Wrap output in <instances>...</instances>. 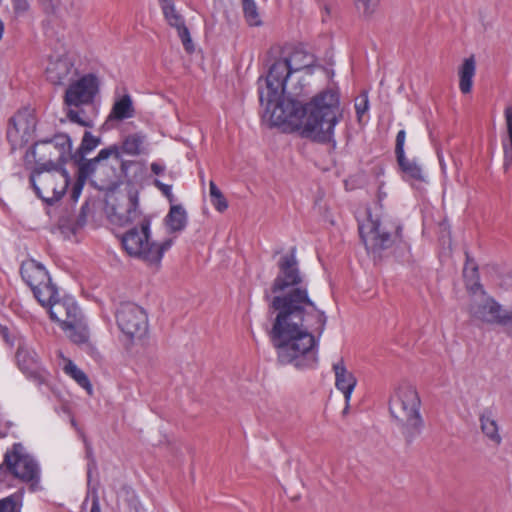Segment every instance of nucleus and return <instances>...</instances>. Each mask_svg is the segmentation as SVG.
Masks as SVG:
<instances>
[{
	"mask_svg": "<svg viewBox=\"0 0 512 512\" xmlns=\"http://www.w3.org/2000/svg\"><path fill=\"white\" fill-rule=\"evenodd\" d=\"M39 3L47 13H55L59 6V0H39Z\"/></svg>",
	"mask_w": 512,
	"mask_h": 512,
	"instance_id": "c03bdc74",
	"label": "nucleus"
},
{
	"mask_svg": "<svg viewBox=\"0 0 512 512\" xmlns=\"http://www.w3.org/2000/svg\"><path fill=\"white\" fill-rule=\"evenodd\" d=\"M110 157H115L116 159H121V151L119 146L112 145L107 148L101 149L98 155L91 161L92 163H97L102 160H106Z\"/></svg>",
	"mask_w": 512,
	"mask_h": 512,
	"instance_id": "c9c22d12",
	"label": "nucleus"
},
{
	"mask_svg": "<svg viewBox=\"0 0 512 512\" xmlns=\"http://www.w3.org/2000/svg\"><path fill=\"white\" fill-rule=\"evenodd\" d=\"M420 406L418 391L411 384L399 385L390 396L389 412L408 441L415 439L422 431Z\"/></svg>",
	"mask_w": 512,
	"mask_h": 512,
	"instance_id": "7ed1b4c3",
	"label": "nucleus"
},
{
	"mask_svg": "<svg viewBox=\"0 0 512 512\" xmlns=\"http://www.w3.org/2000/svg\"><path fill=\"white\" fill-rule=\"evenodd\" d=\"M154 185L163 193V195L167 197L170 203L174 201V195L172 193L171 185L164 184L158 179L154 181Z\"/></svg>",
	"mask_w": 512,
	"mask_h": 512,
	"instance_id": "79ce46f5",
	"label": "nucleus"
},
{
	"mask_svg": "<svg viewBox=\"0 0 512 512\" xmlns=\"http://www.w3.org/2000/svg\"><path fill=\"white\" fill-rule=\"evenodd\" d=\"M100 144V139L92 135L90 132L86 131L84 133L80 149L86 154L94 150Z\"/></svg>",
	"mask_w": 512,
	"mask_h": 512,
	"instance_id": "e433bc0d",
	"label": "nucleus"
},
{
	"mask_svg": "<svg viewBox=\"0 0 512 512\" xmlns=\"http://www.w3.org/2000/svg\"><path fill=\"white\" fill-rule=\"evenodd\" d=\"M476 74V59L474 55L465 58L458 68L459 89L463 94L471 92L473 78Z\"/></svg>",
	"mask_w": 512,
	"mask_h": 512,
	"instance_id": "4be33fe9",
	"label": "nucleus"
},
{
	"mask_svg": "<svg viewBox=\"0 0 512 512\" xmlns=\"http://www.w3.org/2000/svg\"><path fill=\"white\" fill-rule=\"evenodd\" d=\"M117 221L121 226L141 227L144 221L151 220L140 211L136 202H130L125 211L118 214Z\"/></svg>",
	"mask_w": 512,
	"mask_h": 512,
	"instance_id": "393cba45",
	"label": "nucleus"
},
{
	"mask_svg": "<svg viewBox=\"0 0 512 512\" xmlns=\"http://www.w3.org/2000/svg\"><path fill=\"white\" fill-rule=\"evenodd\" d=\"M165 223L171 232L182 231L187 225V213L184 207L172 204L165 217Z\"/></svg>",
	"mask_w": 512,
	"mask_h": 512,
	"instance_id": "a878e982",
	"label": "nucleus"
},
{
	"mask_svg": "<svg viewBox=\"0 0 512 512\" xmlns=\"http://www.w3.org/2000/svg\"><path fill=\"white\" fill-rule=\"evenodd\" d=\"M116 322L127 340L133 341L145 335L148 320L145 311L134 303H122L116 311Z\"/></svg>",
	"mask_w": 512,
	"mask_h": 512,
	"instance_id": "1a4fd4ad",
	"label": "nucleus"
},
{
	"mask_svg": "<svg viewBox=\"0 0 512 512\" xmlns=\"http://www.w3.org/2000/svg\"><path fill=\"white\" fill-rule=\"evenodd\" d=\"M397 161L401 168L403 179L413 187L419 188L421 184L426 182L424 170L416 160L403 156V158H397Z\"/></svg>",
	"mask_w": 512,
	"mask_h": 512,
	"instance_id": "aec40b11",
	"label": "nucleus"
},
{
	"mask_svg": "<svg viewBox=\"0 0 512 512\" xmlns=\"http://www.w3.org/2000/svg\"><path fill=\"white\" fill-rule=\"evenodd\" d=\"M99 90V80L94 74H85L72 80L64 96L68 107H80L93 101Z\"/></svg>",
	"mask_w": 512,
	"mask_h": 512,
	"instance_id": "9b49d317",
	"label": "nucleus"
},
{
	"mask_svg": "<svg viewBox=\"0 0 512 512\" xmlns=\"http://www.w3.org/2000/svg\"><path fill=\"white\" fill-rule=\"evenodd\" d=\"M58 365L62 371L73 379L89 395L93 392L92 384L83 370H81L72 360L65 357L61 350L57 351Z\"/></svg>",
	"mask_w": 512,
	"mask_h": 512,
	"instance_id": "a211bd4d",
	"label": "nucleus"
},
{
	"mask_svg": "<svg viewBox=\"0 0 512 512\" xmlns=\"http://www.w3.org/2000/svg\"><path fill=\"white\" fill-rule=\"evenodd\" d=\"M405 140H406V132L404 130H400L396 136L395 153H396L397 158H399V157L403 158V156H405V152H404Z\"/></svg>",
	"mask_w": 512,
	"mask_h": 512,
	"instance_id": "58836bf2",
	"label": "nucleus"
},
{
	"mask_svg": "<svg viewBox=\"0 0 512 512\" xmlns=\"http://www.w3.org/2000/svg\"><path fill=\"white\" fill-rule=\"evenodd\" d=\"M72 143L66 134H57L51 139L41 140L26 152L25 163L33 169H59L71 158Z\"/></svg>",
	"mask_w": 512,
	"mask_h": 512,
	"instance_id": "39448f33",
	"label": "nucleus"
},
{
	"mask_svg": "<svg viewBox=\"0 0 512 512\" xmlns=\"http://www.w3.org/2000/svg\"><path fill=\"white\" fill-rule=\"evenodd\" d=\"M344 402H345V405L343 408V414L345 415L349 412L351 401H347V399H344Z\"/></svg>",
	"mask_w": 512,
	"mask_h": 512,
	"instance_id": "de8ad7c7",
	"label": "nucleus"
},
{
	"mask_svg": "<svg viewBox=\"0 0 512 512\" xmlns=\"http://www.w3.org/2000/svg\"><path fill=\"white\" fill-rule=\"evenodd\" d=\"M14 473L12 472V468L10 465L6 463V454L4 455V461L0 464V486L2 487H12L14 480Z\"/></svg>",
	"mask_w": 512,
	"mask_h": 512,
	"instance_id": "72a5a7b5",
	"label": "nucleus"
},
{
	"mask_svg": "<svg viewBox=\"0 0 512 512\" xmlns=\"http://www.w3.org/2000/svg\"><path fill=\"white\" fill-rule=\"evenodd\" d=\"M45 72L47 80L54 85L70 83L78 76L73 56L66 49L49 56Z\"/></svg>",
	"mask_w": 512,
	"mask_h": 512,
	"instance_id": "f8f14e48",
	"label": "nucleus"
},
{
	"mask_svg": "<svg viewBox=\"0 0 512 512\" xmlns=\"http://www.w3.org/2000/svg\"><path fill=\"white\" fill-rule=\"evenodd\" d=\"M467 289L472 294L469 313L475 320L499 324L505 308L489 296L478 282L477 269L466 265L463 271Z\"/></svg>",
	"mask_w": 512,
	"mask_h": 512,
	"instance_id": "423d86ee",
	"label": "nucleus"
},
{
	"mask_svg": "<svg viewBox=\"0 0 512 512\" xmlns=\"http://www.w3.org/2000/svg\"><path fill=\"white\" fill-rule=\"evenodd\" d=\"M16 360L19 369L37 385L46 384L49 373L42 366L35 350L25 341L19 343Z\"/></svg>",
	"mask_w": 512,
	"mask_h": 512,
	"instance_id": "ddd939ff",
	"label": "nucleus"
},
{
	"mask_svg": "<svg viewBox=\"0 0 512 512\" xmlns=\"http://www.w3.org/2000/svg\"><path fill=\"white\" fill-rule=\"evenodd\" d=\"M135 115V108L130 94H116L112 109L109 113V120L123 121Z\"/></svg>",
	"mask_w": 512,
	"mask_h": 512,
	"instance_id": "412c9836",
	"label": "nucleus"
},
{
	"mask_svg": "<svg viewBox=\"0 0 512 512\" xmlns=\"http://www.w3.org/2000/svg\"><path fill=\"white\" fill-rule=\"evenodd\" d=\"M63 331L66 333L67 337L77 345L88 342L89 332L84 322L83 315H80L72 322H67V325L63 326Z\"/></svg>",
	"mask_w": 512,
	"mask_h": 512,
	"instance_id": "5701e85b",
	"label": "nucleus"
},
{
	"mask_svg": "<svg viewBox=\"0 0 512 512\" xmlns=\"http://www.w3.org/2000/svg\"><path fill=\"white\" fill-rule=\"evenodd\" d=\"M359 233L368 251L378 252L392 243L390 234L381 229L378 218H373L370 213L364 221L359 222Z\"/></svg>",
	"mask_w": 512,
	"mask_h": 512,
	"instance_id": "4468645a",
	"label": "nucleus"
},
{
	"mask_svg": "<svg viewBox=\"0 0 512 512\" xmlns=\"http://www.w3.org/2000/svg\"><path fill=\"white\" fill-rule=\"evenodd\" d=\"M119 148L121 151V156L123 154L130 156H138L140 154L146 153V136L139 132L130 134L127 137H125Z\"/></svg>",
	"mask_w": 512,
	"mask_h": 512,
	"instance_id": "b1692460",
	"label": "nucleus"
},
{
	"mask_svg": "<svg viewBox=\"0 0 512 512\" xmlns=\"http://www.w3.org/2000/svg\"><path fill=\"white\" fill-rule=\"evenodd\" d=\"M86 182V175L82 172L79 173L77 179L72 184L71 187V199L73 201H77L82 193L83 187Z\"/></svg>",
	"mask_w": 512,
	"mask_h": 512,
	"instance_id": "4c0bfd02",
	"label": "nucleus"
},
{
	"mask_svg": "<svg viewBox=\"0 0 512 512\" xmlns=\"http://www.w3.org/2000/svg\"><path fill=\"white\" fill-rule=\"evenodd\" d=\"M6 463L12 468L14 478L28 484L32 492L41 490L39 463L21 443H15L6 451Z\"/></svg>",
	"mask_w": 512,
	"mask_h": 512,
	"instance_id": "6e6552de",
	"label": "nucleus"
},
{
	"mask_svg": "<svg viewBox=\"0 0 512 512\" xmlns=\"http://www.w3.org/2000/svg\"><path fill=\"white\" fill-rule=\"evenodd\" d=\"M4 29H5V25H4L3 21H2V20H0V40H1V39H2V37H3Z\"/></svg>",
	"mask_w": 512,
	"mask_h": 512,
	"instance_id": "8fccbe9b",
	"label": "nucleus"
},
{
	"mask_svg": "<svg viewBox=\"0 0 512 512\" xmlns=\"http://www.w3.org/2000/svg\"><path fill=\"white\" fill-rule=\"evenodd\" d=\"M129 164H132V162L122 161L121 163V169L124 173H126L127 167Z\"/></svg>",
	"mask_w": 512,
	"mask_h": 512,
	"instance_id": "09e8293b",
	"label": "nucleus"
},
{
	"mask_svg": "<svg viewBox=\"0 0 512 512\" xmlns=\"http://www.w3.org/2000/svg\"><path fill=\"white\" fill-rule=\"evenodd\" d=\"M242 6L247 23L250 26H260L262 24V21L255 1L242 0Z\"/></svg>",
	"mask_w": 512,
	"mask_h": 512,
	"instance_id": "7c9ffc66",
	"label": "nucleus"
},
{
	"mask_svg": "<svg viewBox=\"0 0 512 512\" xmlns=\"http://www.w3.org/2000/svg\"><path fill=\"white\" fill-rule=\"evenodd\" d=\"M301 283L294 252L283 256L272 286V292L277 295L270 301V338L281 364L308 370L318 366L319 344L327 317Z\"/></svg>",
	"mask_w": 512,
	"mask_h": 512,
	"instance_id": "f03ea898",
	"label": "nucleus"
},
{
	"mask_svg": "<svg viewBox=\"0 0 512 512\" xmlns=\"http://www.w3.org/2000/svg\"><path fill=\"white\" fill-rule=\"evenodd\" d=\"M506 136L502 139L504 149L505 167L512 165V106H507L504 110Z\"/></svg>",
	"mask_w": 512,
	"mask_h": 512,
	"instance_id": "bb28decb",
	"label": "nucleus"
},
{
	"mask_svg": "<svg viewBox=\"0 0 512 512\" xmlns=\"http://www.w3.org/2000/svg\"><path fill=\"white\" fill-rule=\"evenodd\" d=\"M21 275L32 290L51 281L44 266L35 260H29L22 264Z\"/></svg>",
	"mask_w": 512,
	"mask_h": 512,
	"instance_id": "6ab92c4d",
	"label": "nucleus"
},
{
	"mask_svg": "<svg viewBox=\"0 0 512 512\" xmlns=\"http://www.w3.org/2000/svg\"><path fill=\"white\" fill-rule=\"evenodd\" d=\"M499 325L506 327L508 332L512 334V308L504 309Z\"/></svg>",
	"mask_w": 512,
	"mask_h": 512,
	"instance_id": "ea45409f",
	"label": "nucleus"
},
{
	"mask_svg": "<svg viewBox=\"0 0 512 512\" xmlns=\"http://www.w3.org/2000/svg\"><path fill=\"white\" fill-rule=\"evenodd\" d=\"M12 17L14 20H23L30 17L31 4L29 0H11Z\"/></svg>",
	"mask_w": 512,
	"mask_h": 512,
	"instance_id": "473e14b6",
	"label": "nucleus"
},
{
	"mask_svg": "<svg viewBox=\"0 0 512 512\" xmlns=\"http://www.w3.org/2000/svg\"><path fill=\"white\" fill-rule=\"evenodd\" d=\"M23 491H17L0 499V512H22Z\"/></svg>",
	"mask_w": 512,
	"mask_h": 512,
	"instance_id": "c756f323",
	"label": "nucleus"
},
{
	"mask_svg": "<svg viewBox=\"0 0 512 512\" xmlns=\"http://www.w3.org/2000/svg\"><path fill=\"white\" fill-rule=\"evenodd\" d=\"M124 250L131 257L143 260L149 265L158 266L164 253L173 244L172 239L162 242L151 240V221H144L141 227H131L121 238Z\"/></svg>",
	"mask_w": 512,
	"mask_h": 512,
	"instance_id": "20e7f679",
	"label": "nucleus"
},
{
	"mask_svg": "<svg viewBox=\"0 0 512 512\" xmlns=\"http://www.w3.org/2000/svg\"><path fill=\"white\" fill-rule=\"evenodd\" d=\"M313 64L314 56L301 50L273 63L267 76L258 80L263 117L312 141L335 143V129L343 119L339 90L325 88L303 104L295 100L305 94Z\"/></svg>",
	"mask_w": 512,
	"mask_h": 512,
	"instance_id": "f257e3e1",
	"label": "nucleus"
},
{
	"mask_svg": "<svg viewBox=\"0 0 512 512\" xmlns=\"http://www.w3.org/2000/svg\"><path fill=\"white\" fill-rule=\"evenodd\" d=\"M159 2L166 22L177 31L184 49L192 53L195 47L183 15L176 9L173 0H159Z\"/></svg>",
	"mask_w": 512,
	"mask_h": 512,
	"instance_id": "2eb2a0df",
	"label": "nucleus"
},
{
	"mask_svg": "<svg viewBox=\"0 0 512 512\" xmlns=\"http://www.w3.org/2000/svg\"><path fill=\"white\" fill-rule=\"evenodd\" d=\"M31 184L39 198L52 204L60 200L70 184L68 172L59 169H33Z\"/></svg>",
	"mask_w": 512,
	"mask_h": 512,
	"instance_id": "0eeeda50",
	"label": "nucleus"
},
{
	"mask_svg": "<svg viewBox=\"0 0 512 512\" xmlns=\"http://www.w3.org/2000/svg\"><path fill=\"white\" fill-rule=\"evenodd\" d=\"M90 512H100L99 500L96 495H93L91 498V509Z\"/></svg>",
	"mask_w": 512,
	"mask_h": 512,
	"instance_id": "49530a36",
	"label": "nucleus"
},
{
	"mask_svg": "<svg viewBox=\"0 0 512 512\" xmlns=\"http://www.w3.org/2000/svg\"><path fill=\"white\" fill-rule=\"evenodd\" d=\"M355 110L358 121L361 122L364 115L369 110L368 94L363 92L360 96L355 99Z\"/></svg>",
	"mask_w": 512,
	"mask_h": 512,
	"instance_id": "f704fd0d",
	"label": "nucleus"
},
{
	"mask_svg": "<svg viewBox=\"0 0 512 512\" xmlns=\"http://www.w3.org/2000/svg\"><path fill=\"white\" fill-rule=\"evenodd\" d=\"M209 197L211 204L218 212H224L228 208L226 198L213 181L209 183Z\"/></svg>",
	"mask_w": 512,
	"mask_h": 512,
	"instance_id": "2f4dec72",
	"label": "nucleus"
},
{
	"mask_svg": "<svg viewBox=\"0 0 512 512\" xmlns=\"http://www.w3.org/2000/svg\"><path fill=\"white\" fill-rule=\"evenodd\" d=\"M364 9V14L367 16L372 15L379 6L380 0H358Z\"/></svg>",
	"mask_w": 512,
	"mask_h": 512,
	"instance_id": "a19ab883",
	"label": "nucleus"
},
{
	"mask_svg": "<svg viewBox=\"0 0 512 512\" xmlns=\"http://www.w3.org/2000/svg\"><path fill=\"white\" fill-rule=\"evenodd\" d=\"M50 318L58 322L63 329L67 322H72L77 317L82 315L76 301L73 297H65L62 300H54L48 306Z\"/></svg>",
	"mask_w": 512,
	"mask_h": 512,
	"instance_id": "f3484780",
	"label": "nucleus"
},
{
	"mask_svg": "<svg viewBox=\"0 0 512 512\" xmlns=\"http://www.w3.org/2000/svg\"><path fill=\"white\" fill-rule=\"evenodd\" d=\"M166 166L161 162H152L151 163V171L155 175H161L165 172Z\"/></svg>",
	"mask_w": 512,
	"mask_h": 512,
	"instance_id": "a18cd8bd",
	"label": "nucleus"
},
{
	"mask_svg": "<svg viewBox=\"0 0 512 512\" xmlns=\"http://www.w3.org/2000/svg\"><path fill=\"white\" fill-rule=\"evenodd\" d=\"M481 429L483 434L494 444L501 442V435L496 420L490 413H484L480 417Z\"/></svg>",
	"mask_w": 512,
	"mask_h": 512,
	"instance_id": "cd10ccee",
	"label": "nucleus"
},
{
	"mask_svg": "<svg viewBox=\"0 0 512 512\" xmlns=\"http://www.w3.org/2000/svg\"><path fill=\"white\" fill-rule=\"evenodd\" d=\"M67 116L74 123H78L81 126H90V122L85 120V119H83L82 116H81V113L78 112V111H75L73 109H69L68 113H67Z\"/></svg>",
	"mask_w": 512,
	"mask_h": 512,
	"instance_id": "37998d69",
	"label": "nucleus"
},
{
	"mask_svg": "<svg viewBox=\"0 0 512 512\" xmlns=\"http://www.w3.org/2000/svg\"><path fill=\"white\" fill-rule=\"evenodd\" d=\"M335 388L343 395L344 399L351 401L358 380L354 372L350 370L342 357L332 363Z\"/></svg>",
	"mask_w": 512,
	"mask_h": 512,
	"instance_id": "dca6fc26",
	"label": "nucleus"
},
{
	"mask_svg": "<svg viewBox=\"0 0 512 512\" xmlns=\"http://www.w3.org/2000/svg\"><path fill=\"white\" fill-rule=\"evenodd\" d=\"M32 291L35 298L44 307H48L58 297V291L51 281L34 288Z\"/></svg>",
	"mask_w": 512,
	"mask_h": 512,
	"instance_id": "c85d7f7f",
	"label": "nucleus"
},
{
	"mask_svg": "<svg viewBox=\"0 0 512 512\" xmlns=\"http://www.w3.org/2000/svg\"><path fill=\"white\" fill-rule=\"evenodd\" d=\"M440 163H441L442 169L444 170L445 169V164L442 162V160H440Z\"/></svg>",
	"mask_w": 512,
	"mask_h": 512,
	"instance_id": "3c124183",
	"label": "nucleus"
},
{
	"mask_svg": "<svg viewBox=\"0 0 512 512\" xmlns=\"http://www.w3.org/2000/svg\"><path fill=\"white\" fill-rule=\"evenodd\" d=\"M37 119L29 108L18 111L9 121L7 139L13 150L24 147L33 139Z\"/></svg>",
	"mask_w": 512,
	"mask_h": 512,
	"instance_id": "9d476101",
	"label": "nucleus"
}]
</instances>
